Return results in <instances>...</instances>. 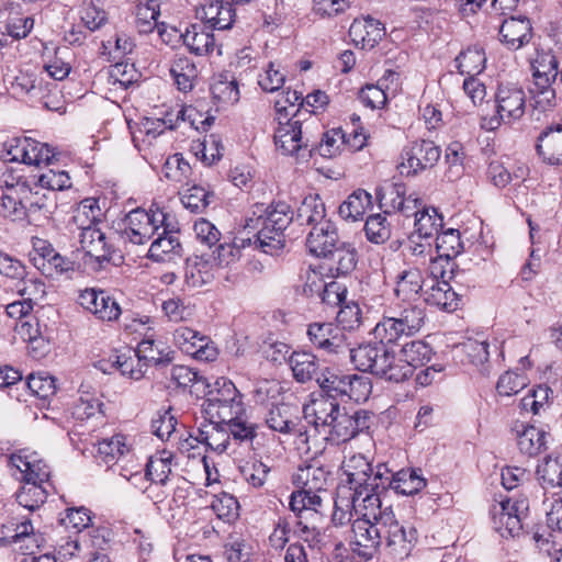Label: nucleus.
<instances>
[{
	"instance_id": "obj_22",
	"label": "nucleus",
	"mask_w": 562,
	"mask_h": 562,
	"mask_svg": "<svg viewBox=\"0 0 562 562\" xmlns=\"http://www.w3.org/2000/svg\"><path fill=\"white\" fill-rule=\"evenodd\" d=\"M196 16L214 30H228L235 21L231 3L224 0H210L196 10Z\"/></svg>"
},
{
	"instance_id": "obj_30",
	"label": "nucleus",
	"mask_w": 562,
	"mask_h": 562,
	"mask_svg": "<svg viewBox=\"0 0 562 562\" xmlns=\"http://www.w3.org/2000/svg\"><path fill=\"white\" fill-rule=\"evenodd\" d=\"M389 315H394L412 336L422 329L426 318L425 310L412 302H402L389 306Z\"/></svg>"
},
{
	"instance_id": "obj_58",
	"label": "nucleus",
	"mask_w": 562,
	"mask_h": 562,
	"mask_svg": "<svg viewBox=\"0 0 562 562\" xmlns=\"http://www.w3.org/2000/svg\"><path fill=\"white\" fill-rule=\"evenodd\" d=\"M552 390L547 385H538L531 389L520 401L521 409L539 414L549 406Z\"/></svg>"
},
{
	"instance_id": "obj_35",
	"label": "nucleus",
	"mask_w": 562,
	"mask_h": 562,
	"mask_svg": "<svg viewBox=\"0 0 562 562\" xmlns=\"http://www.w3.org/2000/svg\"><path fill=\"white\" fill-rule=\"evenodd\" d=\"M330 271L338 276H347L351 273L358 262V254L356 248L348 243L339 241L329 256Z\"/></svg>"
},
{
	"instance_id": "obj_16",
	"label": "nucleus",
	"mask_w": 562,
	"mask_h": 562,
	"mask_svg": "<svg viewBox=\"0 0 562 562\" xmlns=\"http://www.w3.org/2000/svg\"><path fill=\"white\" fill-rule=\"evenodd\" d=\"M307 337L312 346L327 355H340L350 351L346 333L331 322H315L307 327Z\"/></svg>"
},
{
	"instance_id": "obj_8",
	"label": "nucleus",
	"mask_w": 562,
	"mask_h": 562,
	"mask_svg": "<svg viewBox=\"0 0 562 562\" xmlns=\"http://www.w3.org/2000/svg\"><path fill=\"white\" fill-rule=\"evenodd\" d=\"M176 217L164 209L151 206L149 211L135 209L126 214L123 221V236L135 245H144L149 241L161 225L172 232L176 226Z\"/></svg>"
},
{
	"instance_id": "obj_6",
	"label": "nucleus",
	"mask_w": 562,
	"mask_h": 562,
	"mask_svg": "<svg viewBox=\"0 0 562 562\" xmlns=\"http://www.w3.org/2000/svg\"><path fill=\"white\" fill-rule=\"evenodd\" d=\"M346 475V483L338 488L348 490V494L362 497L380 498L379 488L382 479H386L390 470L384 464H379L373 471L371 462L361 453L346 458L341 465Z\"/></svg>"
},
{
	"instance_id": "obj_64",
	"label": "nucleus",
	"mask_w": 562,
	"mask_h": 562,
	"mask_svg": "<svg viewBox=\"0 0 562 562\" xmlns=\"http://www.w3.org/2000/svg\"><path fill=\"white\" fill-rule=\"evenodd\" d=\"M104 404L93 395L80 396L75 403L72 414L77 419L85 420L97 415L103 416Z\"/></svg>"
},
{
	"instance_id": "obj_11",
	"label": "nucleus",
	"mask_w": 562,
	"mask_h": 562,
	"mask_svg": "<svg viewBox=\"0 0 562 562\" xmlns=\"http://www.w3.org/2000/svg\"><path fill=\"white\" fill-rule=\"evenodd\" d=\"M381 527L387 553L397 559L408 557L418 542L417 529L414 526L401 525L390 505L384 508Z\"/></svg>"
},
{
	"instance_id": "obj_26",
	"label": "nucleus",
	"mask_w": 562,
	"mask_h": 562,
	"mask_svg": "<svg viewBox=\"0 0 562 562\" xmlns=\"http://www.w3.org/2000/svg\"><path fill=\"white\" fill-rule=\"evenodd\" d=\"M499 35L509 49H519L531 38V23L526 16H512L501 25Z\"/></svg>"
},
{
	"instance_id": "obj_45",
	"label": "nucleus",
	"mask_w": 562,
	"mask_h": 562,
	"mask_svg": "<svg viewBox=\"0 0 562 562\" xmlns=\"http://www.w3.org/2000/svg\"><path fill=\"white\" fill-rule=\"evenodd\" d=\"M372 205V196L366 190L358 189L352 192L339 206V215L345 220H361Z\"/></svg>"
},
{
	"instance_id": "obj_63",
	"label": "nucleus",
	"mask_w": 562,
	"mask_h": 562,
	"mask_svg": "<svg viewBox=\"0 0 562 562\" xmlns=\"http://www.w3.org/2000/svg\"><path fill=\"white\" fill-rule=\"evenodd\" d=\"M111 367H116V370H119L122 375L136 381L142 379L145 374V364H143L136 353L134 356H115V360L111 363Z\"/></svg>"
},
{
	"instance_id": "obj_20",
	"label": "nucleus",
	"mask_w": 562,
	"mask_h": 562,
	"mask_svg": "<svg viewBox=\"0 0 562 562\" xmlns=\"http://www.w3.org/2000/svg\"><path fill=\"white\" fill-rule=\"evenodd\" d=\"M427 481L423 477L420 470L402 469L396 473L390 471L386 479H382L380 488H391L401 495H414L426 487Z\"/></svg>"
},
{
	"instance_id": "obj_52",
	"label": "nucleus",
	"mask_w": 562,
	"mask_h": 562,
	"mask_svg": "<svg viewBox=\"0 0 562 562\" xmlns=\"http://www.w3.org/2000/svg\"><path fill=\"white\" fill-rule=\"evenodd\" d=\"M348 374L338 373L329 368H324L317 375V384L326 393L324 397H331L336 401L346 392V381Z\"/></svg>"
},
{
	"instance_id": "obj_32",
	"label": "nucleus",
	"mask_w": 562,
	"mask_h": 562,
	"mask_svg": "<svg viewBox=\"0 0 562 562\" xmlns=\"http://www.w3.org/2000/svg\"><path fill=\"white\" fill-rule=\"evenodd\" d=\"M558 66V58L552 50H537L536 57L531 60L533 82H554L559 75Z\"/></svg>"
},
{
	"instance_id": "obj_28",
	"label": "nucleus",
	"mask_w": 562,
	"mask_h": 562,
	"mask_svg": "<svg viewBox=\"0 0 562 562\" xmlns=\"http://www.w3.org/2000/svg\"><path fill=\"white\" fill-rule=\"evenodd\" d=\"M176 228L170 232L165 229V225H161V233H156L157 238L151 241L148 250V257L154 261H166L170 259V256L177 255L181 250V244L179 241V223L176 220Z\"/></svg>"
},
{
	"instance_id": "obj_5",
	"label": "nucleus",
	"mask_w": 562,
	"mask_h": 562,
	"mask_svg": "<svg viewBox=\"0 0 562 562\" xmlns=\"http://www.w3.org/2000/svg\"><path fill=\"white\" fill-rule=\"evenodd\" d=\"M361 508V517L352 522V551L364 560H371L383 544L382 515L385 506L380 498L369 497Z\"/></svg>"
},
{
	"instance_id": "obj_7",
	"label": "nucleus",
	"mask_w": 562,
	"mask_h": 562,
	"mask_svg": "<svg viewBox=\"0 0 562 562\" xmlns=\"http://www.w3.org/2000/svg\"><path fill=\"white\" fill-rule=\"evenodd\" d=\"M202 413L212 423L232 420L245 413L243 395L231 380L218 378L202 403Z\"/></svg>"
},
{
	"instance_id": "obj_10",
	"label": "nucleus",
	"mask_w": 562,
	"mask_h": 562,
	"mask_svg": "<svg viewBox=\"0 0 562 562\" xmlns=\"http://www.w3.org/2000/svg\"><path fill=\"white\" fill-rule=\"evenodd\" d=\"M0 157L4 162L42 166L52 164L56 153L47 144L31 137H12L2 143Z\"/></svg>"
},
{
	"instance_id": "obj_48",
	"label": "nucleus",
	"mask_w": 562,
	"mask_h": 562,
	"mask_svg": "<svg viewBox=\"0 0 562 562\" xmlns=\"http://www.w3.org/2000/svg\"><path fill=\"white\" fill-rule=\"evenodd\" d=\"M488 347L487 340L468 339L462 344V351L469 358L470 363L475 366L483 376L491 374V366L488 363Z\"/></svg>"
},
{
	"instance_id": "obj_55",
	"label": "nucleus",
	"mask_w": 562,
	"mask_h": 562,
	"mask_svg": "<svg viewBox=\"0 0 562 562\" xmlns=\"http://www.w3.org/2000/svg\"><path fill=\"white\" fill-rule=\"evenodd\" d=\"M171 453L161 452L149 458L145 476L154 483L165 484L171 473Z\"/></svg>"
},
{
	"instance_id": "obj_50",
	"label": "nucleus",
	"mask_w": 562,
	"mask_h": 562,
	"mask_svg": "<svg viewBox=\"0 0 562 562\" xmlns=\"http://www.w3.org/2000/svg\"><path fill=\"white\" fill-rule=\"evenodd\" d=\"M191 150L204 165L211 166L222 158L224 146L221 138L212 134L205 136L203 140L193 142Z\"/></svg>"
},
{
	"instance_id": "obj_54",
	"label": "nucleus",
	"mask_w": 562,
	"mask_h": 562,
	"mask_svg": "<svg viewBox=\"0 0 562 562\" xmlns=\"http://www.w3.org/2000/svg\"><path fill=\"white\" fill-rule=\"evenodd\" d=\"M345 389L346 392L341 394L340 398L362 403L369 398L372 392V383L368 376L352 373L348 374Z\"/></svg>"
},
{
	"instance_id": "obj_61",
	"label": "nucleus",
	"mask_w": 562,
	"mask_h": 562,
	"mask_svg": "<svg viewBox=\"0 0 562 562\" xmlns=\"http://www.w3.org/2000/svg\"><path fill=\"white\" fill-rule=\"evenodd\" d=\"M228 435L240 441L252 440L257 436V425L244 417V414H237L232 420H224Z\"/></svg>"
},
{
	"instance_id": "obj_29",
	"label": "nucleus",
	"mask_w": 562,
	"mask_h": 562,
	"mask_svg": "<svg viewBox=\"0 0 562 562\" xmlns=\"http://www.w3.org/2000/svg\"><path fill=\"white\" fill-rule=\"evenodd\" d=\"M431 355V347L423 340H413L405 344L397 355V363H405L408 367L404 375V381L413 375L417 367L424 366L430 361Z\"/></svg>"
},
{
	"instance_id": "obj_31",
	"label": "nucleus",
	"mask_w": 562,
	"mask_h": 562,
	"mask_svg": "<svg viewBox=\"0 0 562 562\" xmlns=\"http://www.w3.org/2000/svg\"><path fill=\"white\" fill-rule=\"evenodd\" d=\"M289 364L294 379L300 383L308 382L313 379L317 381L321 363L318 358L308 351H293L289 357Z\"/></svg>"
},
{
	"instance_id": "obj_23",
	"label": "nucleus",
	"mask_w": 562,
	"mask_h": 562,
	"mask_svg": "<svg viewBox=\"0 0 562 562\" xmlns=\"http://www.w3.org/2000/svg\"><path fill=\"white\" fill-rule=\"evenodd\" d=\"M447 271L442 270L440 277L445 279ZM424 301L439 310L452 312L457 310L459 296L446 280L432 279L431 284L424 290Z\"/></svg>"
},
{
	"instance_id": "obj_12",
	"label": "nucleus",
	"mask_w": 562,
	"mask_h": 562,
	"mask_svg": "<svg viewBox=\"0 0 562 562\" xmlns=\"http://www.w3.org/2000/svg\"><path fill=\"white\" fill-rule=\"evenodd\" d=\"M528 512L529 502L526 497L502 499L491 509L493 526L502 537L519 536Z\"/></svg>"
},
{
	"instance_id": "obj_60",
	"label": "nucleus",
	"mask_w": 562,
	"mask_h": 562,
	"mask_svg": "<svg viewBox=\"0 0 562 562\" xmlns=\"http://www.w3.org/2000/svg\"><path fill=\"white\" fill-rule=\"evenodd\" d=\"M285 74L281 70V65L276 61H269L263 72L259 75L258 85L265 92H276L283 87Z\"/></svg>"
},
{
	"instance_id": "obj_15",
	"label": "nucleus",
	"mask_w": 562,
	"mask_h": 562,
	"mask_svg": "<svg viewBox=\"0 0 562 562\" xmlns=\"http://www.w3.org/2000/svg\"><path fill=\"white\" fill-rule=\"evenodd\" d=\"M80 245L86 255L85 263L93 271H100L106 263L122 259L99 227L80 233Z\"/></svg>"
},
{
	"instance_id": "obj_40",
	"label": "nucleus",
	"mask_w": 562,
	"mask_h": 562,
	"mask_svg": "<svg viewBox=\"0 0 562 562\" xmlns=\"http://www.w3.org/2000/svg\"><path fill=\"white\" fill-rule=\"evenodd\" d=\"M548 437L550 435L536 426H525L519 432L517 445L524 454L533 457L547 449Z\"/></svg>"
},
{
	"instance_id": "obj_18",
	"label": "nucleus",
	"mask_w": 562,
	"mask_h": 562,
	"mask_svg": "<svg viewBox=\"0 0 562 562\" xmlns=\"http://www.w3.org/2000/svg\"><path fill=\"white\" fill-rule=\"evenodd\" d=\"M175 344L181 351L203 361H213L217 349L210 338L189 327H179L173 334Z\"/></svg>"
},
{
	"instance_id": "obj_49",
	"label": "nucleus",
	"mask_w": 562,
	"mask_h": 562,
	"mask_svg": "<svg viewBox=\"0 0 562 562\" xmlns=\"http://www.w3.org/2000/svg\"><path fill=\"white\" fill-rule=\"evenodd\" d=\"M454 61L460 74L476 76L484 70L486 57L482 47L473 46L461 52Z\"/></svg>"
},
{
	"instance_id": "obj_57",
	"label": "nucleus",
	"mask_w": 562,
	"mask_h": 562,
	"mask_svg": "<svg viewBox=\"0 0 562 562\" xmlns=\"http://www.w3.org/2000/svg\"><path fill=\"white\" fill-rule=\"evenodd\" d=\"M162 345V342H156L153 338H145L138 344L134 352H136L143 364H145V368L149 364L157 366L165 361H170L168 352L165 353L164 349L160 348Z\"/></svg>"
},
{
	"instance_id": "obj_47",
	"label": "nucleus",
	"mask_w": 562,
	"mask_h": 562,
	"mask_svg": "<svg viewBox=\"0 0 562 562\" xmlns=\"http://www.w3.org/2000/svg\"><path fill=\"white\" fill-rule=\"evenodd\" d=\"M22 486L15 493L16 502L24 508L33 512L40 508L47 499L48 491L45 484L21 482Z\"/></svg>"
},
{
	"instance_id": "obj_38",
	"label": "nucleus",
	"mask_w": 562,
	"mask_h": 562,
	"mask_svg": "<svg viewBox=\"0 0 562 562\" xmlns=\"http://www.w3.org/2000/svg\"><path fill=\"white\" fill-rule=\"evenodd\" d=\"M373 335L383 344H395L403 337L412 336L394 315H389V307L383 311L381 319L374 326Z\"/></svg>"
},
{
	"instance_id": "obj_17",
	"label": "nucleus",
	"mask_w": 562,
	"mask_h": 562,
	"mask_svg": "<svg viewBox=\"0 0 562 562\" xmlns=\"http://www.w3.org/2000/svg\"><path fill=\"white\" fill-rule=\"evenodd\" d=\"M10 462L18 470L20 482L50 485V468L36 452L20 450L11 454Z\"/></svg>"
},
{
	"instance_id": "obj_62",
	"label": "nucleus",
	"mask_w": 562,
	"mask_h": 562,
	"mask_svg": "<svg viewBox=\"0 0 562 562\" xmlns=\"http://www.w3.org/2000/svg\"><path fill=\"white\" fill-rule=\"evenodd\" d=\"M528 385V378L524 373L507 371L497 381L496 390L502 396H512Z\"/></svg>"
},
{
	"instance_id": "obj_37",
	"label": "nucleus",
	"mask_w": 562,
	"mask_h": 562,
	"mask_svg": "<svg viewBox=\"0 0 562 562\" xmlns=\"http://www.w3.org/2000/svg\"><path fill=\"white\" fill-rule=\"evenodd\" d=\"M325 216V205L318 194L305 196L296 211V222L300 225H311L313 227L322 222H330Z\"/></svg>"
},
{
	"instance_id": "obj_46",
	"label": "nucleus",
	"mask_w": 562,
	"mask_h": 562,
	"mask_svg": "<svg viewBox=\"0 0 562 562\" xmlns=\"http://www.w3.org/2000/svg\"><path fill=\"white\" fill-rule=\"evenodd\" d=\"M171 76L180 91L188 92L194 87L198 78L195 64L186 56L177 57L170 68Z\"/></svg>"
},
{
	"instance_id": "obj_27",
	"label": "nucleus",
	"mask_w": 562,
	"mask_h": 562,
	"mask_svg": "<svg viewBox=\"0 0 562 562\" xmlns=\"http://www.w3.org/2000/svg\"><path fill=\"white\" fill-rule=\"evenodd\" d=\"M346 488H337L334 513L331 521L335 526H345L349 524L353 514L361 517V508L367 505V499L350 495Z\"/></svg>"
},
{
	"instance_id": "obj_9",
	"label": "nucleus",
	"mask_w": 562,
	"mask_h": 562,
	"mask_svg": "<svg viewBox=\"0 0 562 562\" xmlns=\"http://www.w3.org/2000/svg\"><path fill=\"white\" fill-rule=\"evenodd\" d=\"M496 113L485 124L488 130H496L501 124L519 121L526 112V93L516 83H499L495 93Z\"/></svg>"
},
{
	"instance_id": "obj_1",
	"label": "nucleus",
	"mask_w": 562,
	"mask_h": 562,
	"mask_svg": "<svg viewBox=\"0 0 562 562\" xmlns=\"http://www.w3.org/2000/svg\"><path fill=\"white\" fill-rule=\"evenodd\" d=\"M303 414L315 432L334 443L347 442L370 427L367 411L359 409L350 414L337 401L323 395L305 404Z\"/></svg>"
},
{
	"instance_id": "obj_36",
	"label": "nucleus",
	"mask_w": 562,
	"mask_h": 562,
	"mask_svg": "<svg viewBox=\"0 0 562 562\" xmlns=\"http://www.w3.org/2000/svg\"><path fill=\"white\" fill-rule=\"evenodd\" d=\"M130 452L131 447L126 442V437L122 434H116L98 442V458L108 465L116 464Z\"/></svg>"
},
{
	"instance_id": "obj_41",
	"label": "nucleus",
	"mask_w": 562,
	"mask_h": 562,
	"mask_svg": "<svg viewBox=\"0 0 562 562\" xmlns=\"http://www.w3.org/2000/svg\"><path fill=\"white\" fill-rule=\"evenodd\" d=\"M350 34L355 36V41L359 37L363 47H373L385 35V29L380 21L368 16L361 21H353Z\"/></svg>"
},
{
	"instance_id": "obj_51",
	"label": "nucleus",
	"mask_w": 562,
	"mask_h": 562,
	"mask_svg": "<svg viewBox=\"0 0 562 562\" xmlns=\"http://www.w3.org/2000/svg\"><path fill=\"white\" fill-rule=\"evenodd\" d=\"M537 476L543 488L562 487V459L546 458L537 467Z\"/></svg>"
},
{
	"instance_id": "obj_33",
	"label": "nucleus",
	"mask_w": 562,
	"mask_h": 562,
	"mask_svg": "<svg viewBox=\"0 0 562 562\" xmlns=\"http://www.w3.org/2000/svg\"><path fill=\"white\" fill-rule=\"evenodd\" d=\"M23 203L25 210V220L29 222H40L47 220L52 214L53 204L45 194L33 192L26 187H22Z\"/></svg>"
},
{
	"instance_id": "obj_3",
	"label": "nucleus",
	"mask_w": 562,
	"mask_h": 562,
	"mask_svg": "<svg viewBox=\"0 0 562 562\" xmlns=\"http://www.w3.org/2000/svg\"><path fill=\"white\" fill-rule=\"evenodd\" d=\"M330 472L317 462L300 467L292 476L297 488L290 496V509L299 517L315 515L322 506L319 493L325 492Z\"/></svg>"
},
{
	"instance_id": "obj_59",
	"label": "nucleus",
	"mask_w": 562,
	"mask_h": 562,
	"mask_svg": "<svg viewBox=\"0 0 562 562\" xmlns=\"http://www.w3.org/2000/svg\"><path fill=\"white\" fill-rule=\"evenodd\" d=\"M213 193L200 186H193L181 194L183 206L192 213L203 212L211 203Z\"/></svg>"
},
{
	"instance_id": "obj_43",
	"label": "nucleus",
	"mask_w": 562,
	"mask_h": 562,
	"mask_svg": "<svg viewBox=\"0 0 562 562\" xmlns=\"http://www.w3.org/2000/svg\"><path fill=\"white\" fill-rule=\"evenodd\" d=\"M436 254L437 262L445 259L449 261L454 259L463 250V243L461 240L460 232L449 228L436 235Z\"/></svg>"
},
{
	"instance_id": "obj_19",
	"label": "nucleus",
	"mask_w": 562,
	"mask_h": 562,
	"mask_svg": "<svg viewBox=\"0 0 562 562\" xmlns=\"http://www.w3.org/2000/svg\"><path fill=\"white\" fill-rule=\"evenodd\" d=\"M266 424L274 431L295 436L302 443H308V430L297 417H293L286 404L273 405L266 416Z\"/></svg>"
},
{
	"instance_id": "obj_56",
	"label": "nucleus",
	"mask_w": 562,
	"mask_h": 562,
	"mask_svg": "<svg viewBox=\"0 0 562 562\" xmlns=\"http://www.w3.org/2000/svg\"><path fill=\"white\" fill-rule=\"evenodd\" d=\"M212 279L213 274L210 270V263L206 260L195 258L187 262L184 281L188 286L199 288L210 283Z\"/></svg>"
},
{
	"instance_id": "obj_13",
	"label": "nucleus",
	"mask_w": 562,
	"mask_h": 562,
	"mask_svg": "<svg viewBox=\"0 0 562 562\" xmlns=\"http://www.w3.org/2000/svg\"><path fill=\"white\" fill-rule=\"evenodd\" d=\"M441 156L440 147L434 142L418 139L403 148L402 161L398 166L401 175L415 176L418 172L432 168Z\"/></svg>"
},
{
	"instance_id": "obj_21",
	"label": "nucleus",
	"mask_w": 562,
	"mask_h": 562,
	"mask_svg": "<svg viewBox=\"0 0 562 562\" xmlns=\"http://www.w3.org/2000/svg\"><path fill=\"white\" fill-rule=\"evenodd\" d=\"M339 241L334 223L322 222L312 227L306 238V247L312 255L327 258Z\"/></svg>"
},
{
	"instance_id": "obj_39",
	"label": "nucleus",
	"mask_w": 562,
	"mask_h": 562,
	"mask_svg": "<svg viewBox=\"0 0 562 562\" xmlns=\"http://www.w3.org/2000/svg\"><path fill=\"white\" fill-rule=\"evenodd\" d=\"M181 38L188 49L195 55H206L214 49V35L201 25H191L181 34Z\"/></svg>"
},
{
	"instance_id": "obj_2",
	"label": "nucleus",
	"mask_w": 562,
	"mask_h": 562,
	"mask_svg": "<svg viewBox=\"0 0 562 562\" xmlns=\"http://www.w3.org/2000/svg\"><path fill=\"white\" fill-rule=\"evenodd\" d=\"M294 220L293 211L286 202H276L267 206L257 205L252 216L247 218L245 228L257 231L255 244L269 255H276L284 247V231Z\"/></svg>"
},
{
	"instance_id": "obj_4",
	"label": "nucleus",
	"mask_w": 562,
	"mask_h": 562,
	"mask_svg": "<svg viewBox=\"0 0 562 562\" xmlns=\"http://www.w3.org/2000/svg\"><path fill=\"white\" fill-rule=\"evenodd\" d=\"M349 356L357 370L370 372L389 382H404V375L408 370L405 363H397V355L381 341L350 348Z\"/></svg>"
},
{
	"instance_id": "obj_14",
	"label": "nucleus",
	"mask_w": 562,
	"mask_h": 562,
	"mask_svg": "<svg viewBox=\"0 0 562 562\" xmlns=\"http://www.w3.org/2000/svg\"><path fill=\"white\" fill-rule=\"evenodd\" d=\"M282 119L278 117L279 124L273 136L274 145L282 155H297L311 144L307 131L310 124L302 122L296 114L286 122H282Z\"/></svg>"
},
{
	"instance_id": "obj_34",
	"label": "nucleus",
	"mask_w": 562,
	"mask_h": 562,
	"mask_svg": "<svg viewBox=\"0 0 562 562\" xmlns=\"http://www.w3.org/2000/svg\"><path fill=\"white\" fill-rule=\"evenodd\" d=\"M404 256L415 258L414 261L408 263L412 267H424L427 263H437V258L434 256L432 243L415 234H411L407 243L403 248Z\"/></svg>"
},
{
	"instance_id": "obj_24",
	"label": "nucleus",
	"mask_w": 562,
	"mask_h": 562,
	"mask_svg": "<svg viewBox=\"0 0 562 562\" xmlns=\"http://www.w3.org/2000/svg\"><path fill=\"white\" fill-rule=\"evenodd\" d=\"M536 149L546 164L562 165V125L557 124L543 130L537 138Z\"/></svg>"
},
{
	"instance_id": "obj_44",
	"label": "nucleus",
	"mask_w": 562,
	"mask_h": 562,
	"mask_svg": "<svg viewBox=\"0 0 562 562\" xmlns=\"http://www.w3.org/2000/svg\"><path fill=\"white\" fill-rule=\"evenodd\" d=\"M415 231L412 234L418 235L426 239H432L443 227V218L432 206H425L419 214L416 215L414 222Z\"/></svg>"
},
{
	"instance_id": "obj_25",
	"label": "nucleus",
	"mask_w": 562,
	"mask_h": 562,
	"mask_svg": "<svg viewBox=\"0 0 562 562\" xmlns=\"http://www.w3.org/2000/svg\"><path fill=\"white\" fill-rule=\"evenodd\" d=\"M424 278L420 268L407 266L395 277L394 294L402 302H412L419 299L424 290Z\"/></svg>"
},
{
	"instance_id": "obj_53",
	"label": "nucleus",
	"mask_w": 562,
	"mask_h": 562,
	"mask_svg": "<svg viewBox=\"0 0 562 562\" xmlns=\"http://www.w3.org/2000/svg\"><path fill=\"white\" fill-rule=\"evenodd\" d=\"M216 452H224L229 445V435L224 424L210 422L207 429H201L196 438Z\"/></svg>"
},
{
	"instance_id": "obj_42",
	"label": "nucleus",
	"mask_w": 562,
	"mask_h": 562,
	"mask_svg": "<svg viewBox=\"0 0 562 562\" xmlns=\"http://www.w3.org/2000/svg\"><path fill=\"white\" fill-rule=\"evenodd\" d=\"M102 213L98 200L88 198L82 200L74 210L71 222L77 226L80 233L87 229L98 227Z\"/></svg>"
}]
</instances>
